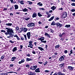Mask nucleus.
Returning a JSON list of instances; mask_svg holds the SVG:
<instances>
[{
    "label": "nucleus",
    "instance_id": "nucleus-38",
    "mask_svg": "<svg viewBox=\"0 0 75 75\" xmlns=\"http://www.w3.org/2000/svg\"><path fill=\"white\" fill-rule=\"evenodd\" d=\"M24 61H25V60L23 59L21 60V62H22V63H23V62H24Z\"/></svg>",
    "mask_w": 75,
    "mask_h": 75
},
{
    "label": "nucleus",
    "instance_id": "nucleus-37",
    "mask_svg": "<svg viewBox=\"0 0 75 75\" xmlns=\"http://www.w3.org/2000/svg\"><path fill=\"white\" fill-rule=\"evenodd\" d=\"M4 57H5L4 55L2 56L1 58V59H3V58H4Z\"/></svg>",
    "mask_w": 75,
    "mask_h": 75
},
{
    "label": "nucleus",
    "instance_id": "nucleus-9",
    "mask_svg": "<svg viewBox=\"0 0 75 75\" xmlns=\"http://www.w3.org/2000/svg\"><path fill=\"white\" fill-rule=\"evenodd\" d=\"M44 39H45V38H44L42 37L38 39V40H40V41H41V42H42V41H43V40H44Z\"/></svg>",
    "mask_w": 75,
    "mask_h": 75
},
{
    "label": "nucleus",
    "instance_id": "nucleus-5",
    "mask_svg": "<svg viewBox=\"0 0 75 75\" xmlns=\"http://www.w3.org/2000/svg\"><path fill=\"white\" fill-rule=\"evenodd\" d=\"M28 39H30V37H31V33L28 32L26 34Z\"/></svg>",
    "mask_w": 75,
    "mask_h": 75
},
{
    "label": "nucleus",
    "instance_id": "nucleus-59",
    "mask_svg": "<svg viewBox=\"0 0 75 75\" xmlns=\"http://www.w3.org/2000/svg\"><path fill=\"white\" fill-rule=\"evenodd\" d=\"M7 10V8H4L3 9V11H6V10Z\"/></svg>",
    "mask_w": 75,
    "mask_h": 75
},
{
    "label": "nucleus",
    "instance_id": "nucleus-21",
    "mask_svg": "<svg viewBox=\"0 0 75 75\" xmlns=\"http://www.w3.org/2000/svg\"><path fill=\"white\" fill-rule=\"evenodd\" d=\"M16 59V57H12L11 58V61H14V59Z\"/></svg>",
    "mask_w": 75,
    "mask_h": 75
},
{
    "label": "nucleus",
    "instance_id": "nucleus-4",
    "mask_svg": "<svg viewBox=\"0 0 75 75\" xmlns=\"http://www.w3.org/2000/svg\"><path fill=\"white\" fill-rule=\"evenodd\" d=\"M56 25L57 27H59V28H60V27L62 26V24H61L58 22L56 23Z\"/></svg>",
    "mask_w": 75,
    "mask_h": 75
},
{
    "label": "nucleus",
    "instance_id": "nucleus-58",
    "mask_svg": "<svg viewBox=\"0 0 75 75\" xmlns=\"http://www.w3.org/2000/svg\"><path fill=\"white\" fill-rule=\"evenodd\" d=\"M23 46L22 45H20V48H21V49H22L23 48Z\"/></svg>",
    "mask_w": 75,
    "mask_h": 75
},
{
    "label": "nucleus",
    "instance_id": "nucleus-55",
    "mask_svg": "<svg viewBox=\"0 0 75 75\" xmlns=\"http://www.w3.org/2000/svg\"><path fill=\"white\" fill-rule=\"evenodd\" d=\"M47 37H48L49 38H51V36L49 34H48L47 35Z\"/></svg>",
    "mask_w": 75,
    "mask_h": 75
},
{
    "label": "nucleus",
    "instance_id": "nucleus-35",
    "mask_svg": "<svg viewBox=\"0 0 75 75\" xmlns=\"http://www.w3.org/2000/svg\"><path fill=\"white\" fill-rule=\"evenodd\" d=\"M27 28H25V29H24V32H25H25H27Z\"/></svg>",
    "mask_w": 75,
    "mask_h": 75
},
{
    "label": "nucleus",
    "instance_id": "nucleus-56",
    "mask_svg": "<svg viewBox=\"0 0 75 75\" xmlns=\"http://www.w3.org/2000/svg\"><path fill=\"white\" fill-rule=\"evenodd\" d=\"M45 63L44 64V65H46L47 64V63H48V62H47L46 61L45 62Z\"/></svg>",
    "mask_w": 75,
    "mask_h": 75
},
{
    "label": "nucleus",
    "instance_id": "nucleus-31",
    "mask_svg": "<svg viewBox=\"0 0 75 75\" xmlns=\"http://www.w3.org/2000/svg\"><path fill=\"white\" fill-rule=\"evenodd\" d=\"M30 18L29 17H28V18H25V20H26V21H27L28 20H29V19H30Z\"/></svg>",
    "mask_w": 75,
    "mask_h": 75
},
{
    "label": "nucleus",
    "instance_id": "nucleus-45",
    "mask_svg": "<svg viewBox=\"0 0 75 75\" xmlns=\"http://www.w3.org/2000/svg\"><path fill=\"white\" fill-rule=\"evenodd\" d=\"M71 6H75V3H72L71 4Z\"/></svg>",
    "mask_w": 75,
    "mask_h": 75
},
{
    "label": "nucleus",
    "instance_id": "nucleus-28",
    "mask_svg": "<svg viewBox=\"0 0 75 75\" xmlns=\"http://www.w3.org/2000/svg\"><path fill=\"white\" fill-rule=\"evenodd\" d=\"M23 11H24V12H26V11H28V9H27L26 8H25L23 10Z\"/></svg>",
    "mask_w": 75,
    "mask_h": 75
},
{
    "label": "nucleus",
    "instance_id": "nucleus-51",
    "mask_svg": "<svg viewBox=\"0 0 75 75\" xmlns=\"http://www.w3.org/2000/svg\"><path fill=\"white\" fill-rule=\"evenodd\" d=\"M68 52V51L67 50H65L64 51V53L65 54H67Z\"/></svg>",
    "mask_w": 75,
    "mask_h": 75
},
{
    "label": "nucleus",
    "instance_id": "nucleus-8",
    "mask_svg": "<svg viewBox=\"0 0 75 75\" xmlns=\"http://www.w3.org/2000/svg\"><path fill=\"white\" fill-rule=\"evenodd\" d=\"M33 42V41H30L29 42V45L30 46V48H33V44H32V43Z\"/></svg>",
    "mask_w": 75,
    "mask_h": 75
},
{
    "label": "nucleus",
    "instance_id": "nucleus-19",
    "mask_svg": "<svg viewBox=\"0 0 75 75\" xmlns=\"http://www.w3.org/2000/svg\"><path fill=\"white\" fill-rule=\"evenodd\" d=\"M14 7L15 10H17V9H18V5H15Z\"/></svg>",
    "mask_w": 75,
    "mask_h": 75
},
{
    "label": "nucleus",
    "instance_id": "nucleus-49",
    "mask_svg": "<svg viewBox=\"0 0 75 75\" xmlns=\"http://www.w3.org/2000/svg\"><path fill=\"white\" fill-rule=\"evenodd\" d=\"M61 4H62V6H64V2L63 1L61 2Z\"/></svg>",
    "mask_w": 75,
    "mask_h": 75
},
{
    "label": "nucleus",
    "instance_id": "nucleus-34",
    "mask_svg": "<svg viewBox=\"0 0 75 75\" xmlns=\"http://www.w3.org/2000/svg\"><path fill=\"white\" fill-rule=\"evenodd\" d=\"M28 3H29V4L31 5V4H33V2L30 1H27Z\"/></svg>",
    "mask_w": 75,
    "mask_h": 75
},
{
    "label": "nucleus",
    "instance_id": "nucleus-46",
    "mask_svg": "<svg viewBox=\"0 0 75 75\" xmlns=\"http://www.w3.org/2000/svg\"><path fill=\"white\" fill-rule=\"evenodd\" d=\"M26 67L27 68H29L30 67V65L28 64H27L26 65Z\"/></svg>",
    "mask_w": 75,
    "mask_h": 75
},
{
    "label": "nucleus",
    "instance_id": "nucleus-25",
    "mask_svg": "<svg viewBox=\"0 0 75 75\" xmlns=\"http://www.w3.org/2000/svg\"><path fill=\"white\" fill-rule=\"evenodd\" d=\"M6 25H7L8 26H11V25H13L12 23H6Z\"/></svg>",
    "mask_w": 75,
    "mask_h": 75
},
{
    "label": "nucleus",
    "instance_id": "nucleus-44",
    "mask_svg": "<svg viewBox=\"0 0 75 75\" xmlns=\"http://www.w3.org/2000/svg\"><path fill=\"white\" fill-rule=\"evenodd\" d=\"M71 11H72V12H75V9H72L71 10Z\"/></svg>",
    "mask_w": 75,
    "mask_h": 75
},
{
    "label": "nucleus",
    "instance_id": "nucleus-16",
    "mask_svg": "<svg viewBox=\"0 0 75 75\" xmlns=\"http://www.w3.org/2000/svg\"><path fill=\"white\" fill-rule=\"evenodd\" d=\"M38 6H42V4L41 3V2H39L37 4Z\"/></svg>",
    "mask_w": 75,
    "mask_h": 75
},
{
    "label": "nucleus",
    "instance_id": "nucleus-48",
    "mask_svg": "<svg viewBox=\"0 0 75 75\" xmlns=\"http://www.w3.org/2000/svg\"><path fill=\"white\" fill-rule=\"evenodd\" d=\"M1 32L3 33H6V31L3 30H1Z\"/></svg>",
    "mask_w": 75,
    "mask_h": 75
},
{
    "label": "nucleus",
    "instance_id": "nucleus-24",
    "mask_svg": "<svg viewBox=\"0 0 75 75\" xmlns=\"http://www.w3.org/2000/svg\"><path fill=\"white\" fill-rule=\"evenodd\" d=\"M16 51H17V47H14L12 50V51L13 52H15Z\"/></svg>",
    "mask_w": 75,
    "mask_h": 75
},
{
    "label": "nucleus",
    "instance_id": "nucleus-52",
    "mask_svg": "<svg viewBox=\"0 0 75 75\" xmlns=\"http://www.w3.org/2000/svg\"><path fill=\"white\" fill-rule=\"evenodd\" d=\"M59 20V18L58 17L57 18H56V21H57V20Z\"/></svg>",
    "mask_w": 75,
    "mask_h": 75
},
{
    "label": "nucleus",
    "instance_id": "nucleus-22",
    "mask_svg": "<svg viewBox=\"0 0 75 75\" xmlns=\"http://www.w3.org/2000/svg\"><path fill=\"white\" fill-rule=\"evenodd\" d=\"M51 9L52 10H54L55 9H56V7H55V6H53L51 7Z\"/></svg>",
    "mask_w": 75,
    "mask_h": 75
},
{
    "label": "nucleus",
    "instance_id": "nucleus-23",
    "mask_svg": "<svg viewBox=\"0 0 75 75\" xmlns=\"http://www.w3.org/2000/svg\"><path fill=\"white\" fill-rule=\"evenodd\" d=\"M28 74L29 75H34V74H33V73L31 71H29L28 72Z\"/></svg>",
    "mask_w": 75,
    "mask_h": 75
},
{
    "label": "nucleus",
    "instance_id": "nucleus-53",
    "mask_svg": "<svg viewBox=\"0 0 75 75\" xmlns=\"http://www.w3.org/2000/svg\"><path fill=\"white\" fill-rule=\"evenodd\" d=\"M39 9H40V10H45V9H44V8H39Z\"/></svg>",
    "mask_w": 75,
    "mask_h": 75
},
{
    "label": "nucleus",
    "instance_id": "nucleus-6",
    "mask_svg": "<svg viewBox=\"0 0 75 75\" xmlns=\"http://www.w3.org/2000/svg\"><path fill=\"white\" fill-rule=\"evenodd\" d=\"M62 17H63L64 18H66L67 17V13L64 12L63 13Z\"/></svg>",
    "mask_w": 75,
    "mask_h": 75
},
{
    "label": "nucleus",
    "instance_id": "nucleus-14",
    "mask_svg": "<svg viewBox=\"0 0 75 75\" xmlns=\"http://www.w3.org/2000/svg\"><path fill=\"white\" fill-rule=\"evenodd\" d=\"M64 63H62V64H59V66L60 68H64Z\"/></svg>",
    "mask_w": 75,
    "mask_h": 75
},
{
    "label": "nucleus",
    "instance_id": "nucleus-17",
    "mask_svg": "<svg viewBox=\"0 0 75 75\" xmlns=\"http://www.w3.org/2000/svg\"><path fill=\"white\" fill-rule=\"evenodd\" d=\"M56 25L55 22L54 21H53L51 24V25Z\"/></svg>",
    "mask_w": 75,
    "mask_h": 75
},
{
    "label": "nucleus",
    "instance_id": "nucleus-40",
    "mask_svg": "<svg viewBox=\"0 0 75 75\" xmlns=\"http://www.w3.org/2000/svg\"><path fill=\"white\" fill-rule=\"evenodd\" d=\"M30 69H31L32 70H34V67L33 66V67H31L30 68Z\"/></svg>",
    "mask_w": 75,
    "mask_h": 75
},
{
    "label": "nucleus",
    "instance_id": "nucleus-54",
    "mask_svg": "<svg viewBox=\"0 0 75 75\" xmlns=\"http://www.w3.org/2000/svg\"><path fill=\"white\" fill-rule=\"evenodd\" d=\"M14 8V7H12L11 8H10V10H13V9Z\"/></svg>",
    "mask_w": 75,
    "mask_h": 75
},
{
    "label": "nucleus",
    "instance_id": "nucleus-18",
    "mask_svg": "<svg viewBox=\"0 0 75 75\" xmlns=\"http://www.w3.org/2000/svg\"><path fill=\"white\" fill-rule=\"evenodd\" d=\"M70 27H71V25H66L65 27H66L68 28H70Z\"/></svg>",
    "mask_w": 75,
    "mask_h": 75
},
{
    "label": "nucleus",
    "instance_id": "nucleus-29",
    "mask_svg": "<svg viewBox=\"0 0 75 75\" xmlns=\"http://www.w3.org/2000/svg\"><path fill=\"white\" fill-rule=\"evenodd\" d=\"M38 15L39 17H41L42 16V15L40 13H38Z\"/></svg>",
    "mask_w": 75,
    "mask_h": 75
},
{
    "label": "nucleus",
    "instance_id": "nucleus-47",
    "mask_svg": "<svg viewBox=\"0 0 75 75\" xmlns=\"http://www.w3.org/2000/svg\"><path fill=\"white\" fill-rule=\"evenodd\" d=\"M42 42H44V43H46L47 42V41L46 40L44 41H42Z\"/></svg>",
    "mask_w": 75,
    "mask_h": 75
},
{
    "label": "nucleus",
    "instance_id": "nucleus-1",
    "mask_svg": "<svg viewBox=\"0 0 75 75\" xmlns=\"http://www.w3.org/2000/svg\"><path fill=\"white\" fill-rule=\"evenodd\" d=\"M6 29L7 30V32H8V34L9 35V36L11 37V38H13V36H14V34H12V33L14 34V31L13 30V29L11 28H6Z\"/></svg>",
    "mask_w": 75,
    "mask_h": 75
},
{
    "label": "nucleus",
    "instance_id": "nucleus-2",
    "mask_svg": "<svg viewBox=\"0 0 75 75\" xmlns=\"http://www.w3.org/2000/svg\"><path fill=\"white\" fill-rule=\"evenodd\" d=\"M65 56L64 55L62 56L59 59V61L61 62V61H64V58H65Z\"/></svg>",
    "mask_w": 75,
    "mask_h": 75
},
{
    "label": "nucleus",
    "instance_id": "nucleus-13",
    "mask_svg": "<svg viewBox=\"0 0 75 75\" xmlns=\"http://www.w3.org/2000/svg\"><path fill=\"white\" fill-rule=\"evenodd\" d=\"M68 68L69 69L71 70V71H72V70L73 69H74V67L71 66H69L68 67Z\"/></svg>",
    "mask_w": 75,
    "mask_h": 75
},
{
    "label": "nucleus",
    "instance_id": "nucleus-15",
    "mask_svg": "<svg viewBox=\"0 0 75 75\" xmlns=\"http://www.w3.org/2000/svg\"><path fill=\"white\" fill-rule=\"evenodd\" d=\"M26 62L30 61H32V60H33V59H30L29 58H26Z\"/></svg>",
    "mask_w": 75,
    "mask_h": 75
},
{
    "label": "nucleus",
    "instance_id": "nucleus-42",
    "mask_svg": "<svg viewBox=\"0 0 75 75\" xmlns=\"http://www.w3.org/2000/svg\"><path fill=\"white\" fill-rule=\"evenodd\" d=\"M24 37H25V40H27V36H26V35H24Z\"/></svg>",
    "mask_w": 75,
    "mask_h": 75
},
{
    "label": "nucleus",
    "instance_id": "nucleus-32",
    "mask_svg": "<svg viewBox=\"0 0 75 75\" xmlns=\"http://www.w3.org/2000/svg\"><path fill=\"white\" fill-rule=\"evenodd\" d=\"M33 68L34 69V70H35V69H36V68H37V65L34 66H33Z\"/></svg>",
    "mask_w": 75,
    "mask_h": 75
},
{
    "label": "nucleus",
    "instance_id": "nucleus-30",
    "mask_svg": "<svg viewBox=\"0 0 75 75\" xmlns=\"http://www.w3.org/2000/svg\"><path fill=\"white\" fill-rule=\"evenodd\" d=\"M20 3L21 4H24V2L23 1H20Z\"/></svg>",
    "mask_w": 75,
    "mask_h": 75
},
{
    "label": "nucleus",
    "instance_id": "nucleus-41",
    "mask_svg": "<svg viewBox=\"0 0 75 75\" xmlns=\"http://www.w3.org/2000/svg\"><path fill=\"white\" fill-rule=\"evenodd\" d=\"M9 42H10L11 43V44H12L13 43H14V42H13V41H12V40H9Z\"/></svg>",
    "mask_w": 75,
    "mask_h": 75
},
{
    "label": "nucleus",
    "instance_id": "nucleus-62",
    "mask_svg": "<svg viewBox=\"0 0 75 75\" xmlns=\"http://www.w3.org/2000/svg\"><path fill=\"white\" fill-rule=\"evenodd\" d=\"M58 75V73H56L55 74H54L53 75Z\"/></svg>",
    "mask_w": 75,
    "mask_h": 75
},
{
    "label": "nucleus",
    "instance_id": "nucleus-60",
    "mask_svg": "<svg viewBox=\"0 0 75 75\" xmlns=\"http://www.w3.org/2000/svg\"><path fill=\"white\" fill-rule=\"evenodd\" d=\"M59 10H63V8H59Z\"/></svg>",
    "mask_w": 75,
    "mask_h": 75
},
{
    "label": "nucleus",
    "instance_id": "nucleus-39",
    "mask_svg": "<svg viewBox=\"0 0 75 75\" xmlns=\"http://www.w3.org/2000/svg\"><path fill=\"white\" fill-rule=\"evenodd\" d=\"M59 45H58L55 46V48H59Z\"/></svg>",
    "mask_w": 75,
    "mask_h": 75
},
{
    "label": "nucleus",
    "instance_id": "nucleus-50",
    "mask_svg": "<svg viewBox=\"0 0 75 75\" xmlns=\"http://www.w3.org/2000/svg\"><path fill=\"white\" fill-rule=\"evenodd\" d=\"M26 55L27 56V57H30V54H27Z\"/></svg>",
    "mask_w": 75,
    "mask_h": 75
},
{
    "label": "nucleus",
    "instance_id": "nucleus-63",
    "mask_svg": "<svg viewBox=\"0 0 75 75\" xmlns=\"http://www.w3.org/2000/svg\"><path fill=\"white\" fill-rule=\"evenodd\" d=\"M13 64H10V67H13Z\"/></svg>",
    "mask_w": 75,
    "mask_h": 75
},
{
    "label": "nucleus",
    "instance_id": "nucleus-3",
    "mask_svg": "<svg viewBox=\"0 0 75 75\" xmlns=\"http://www.w3.org/2000/svg\"><path fill=\"white\" fill-rule=\"evenodd\" d=\"M35 25V24H34V23H31L28 24L27 26L28 27H33V26H34Z\"/></svg>",
    "mask_w": 75,
    "mask_h": 75
},
{
    "label": "nucleus",
    "instance_id": "nucleus-12",
    "mask_svg": "<svg viewBox=\"0 0 75 75\" xmlns=\"http://www.w3.org/2000/svg\"><path fill=\"white\" fill-rule=\"evenodd\" d=\"M35 71L36 72H40V68H38L36 69L35 70Z\"/></svg>",
    "mask_w": 75,
    "mask_h": 75
},
{
    "label": "nucleus",
    "instance_id": "nucleus-43",
    "mask_svg": "<svg viewBox=\"0 0 75 75\" xmlns=\"http://www.w3.org/2000/svg\"><path fill=\"white\" fill-rule=\"evenodd\" d=\"M51 14H48V16H47V18H49V17H50V16H51Z\"/></svg>",
    "mask_w": 75,
    "mask_h": 75
},
{
    "label": "nucleus",
    "instance_id": "nucleus-36",
    "mask_svg": "<svg viewBox=\"0 0 75 75\" xmlns=\"http://www.w3.org/2000/svg\"><path fill=\"white\" fill-rule=\"evenodd\" d=\"M50 30L51 31V33H54V30H53L52 29L50 28Z\"/></svg>",
    "mask_w": 75,
    "mask_h": 75
},
{
    "label": "nucleus",
    "instance_id": "nucleus-64",
    "mask_svg": "<svg viewBox=\"0 0 75 75\" xmlns=\"http://www.w3.org/2000/svg\"><path fill=\"white\" fill-rule=\"evenodd\" d=\"M73 51L72 50H71L70 51V53L71 54H72V53H73V52H72Z\"/></svg>",
    "mask_w": 75,
    "mask_h": 75
},
{
    "label": "nucleus",
    "instance_id": "nucleus-61",
    "mask_svg": "<svg viewBox=\"0 0 75 75\" xmlns=\"http://www.w3.org/2000/svg\"><path fill=\"white\" fill-rule=\"evenodd\" d=\"M45 72H50V71L47 70H46L45 71Z\"/></svg>",
    "mask_w": 75,
    "mask_h": 75
},
{
    "label": "nucleus",
    "instance_id": "nucleus-57",
    "mask_svg": "<svg viewBox=\"0 0 75 75\" xmlns=\"http://www.w3.org/2000/svg\"><path fill=\"white\" fill-rule=\"evenodd\" d=\"M21 40H24V38H22V37H21Z\"/></svg>",
    "mask_w": 75,
    "mask_h": 75
},
{
    "label": "nucleus",
    "instance_id": "nucleus-20",
    "mask_svg": "<svg viewBox=\"0 0 75 75\" xmlns=\"http://www.w3.org/2000/svg\"><path fill=\"white\" fill-rule=\"evenodd\" d=\"M54 18V16H53L52 17H51V18L49 20V21H51L52 20H53Z\"/></svg>",
    "mask_w": 75,
    "mask_h": 75
},
{
    "label": "nucleus",
    "instance_id": "nucleus-33",
    "mask_svg": "<svg viewBox=\"0 0 75 75\" xmlns=\"http://www.w3.org/2000/svg\"><path fill=\"white\" fill-rule=\"evenodd\" d=\"M16 31H18L19 30V27L18 26L16 27Z\"/></svg>",
    "mask_w": 75,
    "mask_h": 75
},
{
    "label": "nucleus",
    "instance_id": "nucleus-27",
    "mask_svg": "<svg viewBox=\"0 0 75 75\" xmlns=\"http://www.w3.org/2000/svg\"><path fill=\"white\" fill-rule=\"evenodd\" d=\"M58 75H65V74L63 73H61V72H58Z\"/></svg>",
    "mask_w": 75,
    "mask_h": 75
},
{
    "label": "nucleus",
    "instance_id": "nucleus-26",
    "mask_svg": "<svg viewBox=\"0 0 75 75\" xmlns=\"http://www.w3.org/2000/svg\"><path fill=\"white\" fill-rule=\"evenodd\" d=\"M38 48L39 50H41V51H44V49L42 48V47H38Z\"/></svg>",
    "mask_w": 75,
    "mask_h": 75
},
{
    "label": "nucleus",
    "instance_id": "nucleus-10",
    "mask_svg": "<svg viewBox=\"0 0 75 75\" xmlns=\"http://www.w3.org/2000/svg\"><path fill=\"white\" fill-rule=\"evenodd\" d=\"M37 16V13H33L32 16V17L33 18H34V17H36Z\"/></svg>",
    "mask_w": 75,
    "mask_h": 75
},
{
    "label": "nucleus",
    "instance_id": "nucleus-11",
    "mask_svg": "<svg viewBox=\"0 0 75 75\" xmlns=\"http://www.w3.org/2000/svg\"><path fill=\"white\" fill-rule=\"evenodd\" d=\"M14 37H16L18 40H20V38L17 35V34H15L14 35Z\"/></svg>",
    "mask_w": 75,
    "mask_h": 75
},
{
    "label": "nucleus",
    "instance_id": "nucleus-7",
    "mask_svg": "<svg viewBox=\"0 0 75 75\" xmlns=\"http://www.w3.org/2000/svg\"><path fill=\"white\" fill-rule=\"evenodd\" d=\"M25 28H20V30L18 31V33H21V32L23 31H24V29Z\"/></svg>",
    "mask_w": 75,
    "mask_h": 75
}]
</instances>
